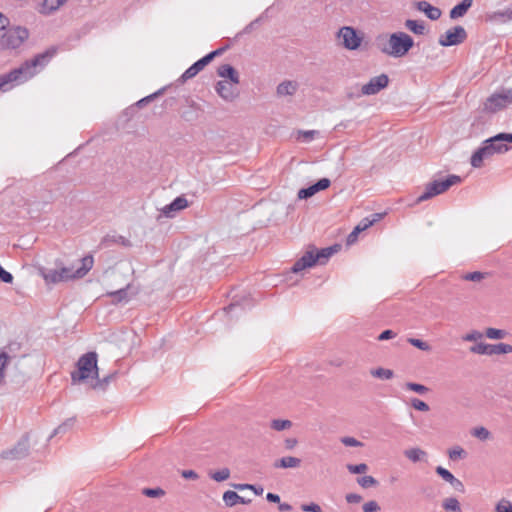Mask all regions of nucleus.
<instances>
[{"mask_svg":"<svg viewBox=\"0 0 512 512\" xmlns=\"http://www.w3.org/2000/svg\"><path fill=\"white\" fill-rule=\"evenodd\" d=\"M29 451V437L24 435L17 444L9 450L3 451L1 457L4 459H21L28 454Z\"/></svg>","mask_w":512,"mask_h":512,"instance_id":"13","label":"nucleus"},{"mask_svg":"<svg viewBox=\"0 0 512 512\" xmlns=\"http://www.w3.org/2000/svg\"><path fill=\"white\" fill-rule=\"evenodd\" d=\"M483 334L480 331L472 330L471 332L465 334L462 339L467 342H474L482 339Z\"/></svg>","mask_w":512,"mask_h":512,"instance_id":"52","label":"nucleus"},{"mask_svg":"<svg viewBox=\"0 0 512 512\" xmlns=\"http://www.w3.org/2000/svg\"><path fill=\"white\" fill-rule=\"evenodd\" d=\"M467 281H480L484 278V274L478 271L467 273L463 276Z\"/></svg>","mask_w":512,"mask_h":512,"instance_id":"55","label":"nucleus"},{"mask_svg":"<svg viewBox=\"0 0 512 512\" xmlns=\"http://www.w3.org/2000/svg\"><path fill=\"white\" fill-rule=\"evenodd\" d=\"M210 477L216 482L225 481L230 477V470L228 468H223L219 471L210 473Z\"/></svg>","mask_w":512,"mask_h":512,"instance_id":"40","label":"nucleus"},{"mask_svg":"<svg viewBox=\"0 0 512 512\" xmlns=\"http://www.w3.org/2000/svg\"><path fill=\"white\" fill-rule=\"evenodd\" d=\"M77 370L71 373L73 383L85 382L89 378H98L97 353L87 352L82 355L77 363Z\"/></svg>","mask_w":512,"mask_h":512,"instance_id":"3","label":"nucleus"},{"mask_svg":"<svg viewBox=\"0 0 512 512\" xmlns=\"http://www.w3.org/2000/svg\"><path fill=\"white\" fill-rule=\"evenodd\" d=\"M223 501L227 506L230 507L235 506L238 503L249 504L251 502L250 499H245L244 497L231 490H228L223 494Z\"/></svg>","mask_w":512,"mask_h":512,"instance_id":"24","label":"nucleus"},{"mask_svg":"<svg viewBox=\"0 0 512 512\" xmlns=\"http://www.w3.org/2000/svg\"><path fill=\"white\" fill-rule=\"evenodd\" d=\"M57 47L52 46L32 59L24 61L19 67L0 75V91L6 92L16 85L25 83L33 78L39 69L44 68L56 55Z\"/></svg>","mask_w":512,"mask_h":512,"instance_id":"1","label":"nucleus"},{"mask_svg":"<svg viewBox=\"0 0 512 512\" xmlns=\"http://www.w3.org/2000/svg\"><path fill=\"white\" fill-rule=\"evenodd\" d=\"M217 73L222 78H228L233 84L239 83L238 72L230 64L220 65L217 69Z\"/></svg>","mask_w":512,"mask_h":512,"instance_id":"21","label":"nucleus"},{"mask_svg":"<svg viewBox=\"0 0 512 512\" xmlns=\"http://www.w3.org/2000/svg\"><path fill=\"white\" fill-rule=\"evenodd\" d=\"M371 375L379 379H391L394 375L393 371L386 368H376L371 370Z\"/></svg>","mask_w":512,"mask_h":512,"instance_id":"36","label":"nucleus"},{"mask_svg":"<svg viewBox=\"0 0 512 512\" xmlns=\"http://www.w3.org/2000/svg\"><path fill=\"white\" fill-rule=\"evenodd\" d=\"M405 389L416 392L420 395H424L429 391V388L425 385L414 383V382H407L405 384Z\"/></svg>","mask_w":512,"mask_h":512,"instance_id":"38","label":"nucleus"},{"mask_svg":"<svg viewBox=\"0 0 512 512\" xmlns=\"http://www.w3.org/2000/svg\"><path fill=\"white\" fill-rule=\"evenodd\" d=\"M466 456V452L463 448L456 446L453 449L449 450V458L453 461L457 459L464 458Z\"/></svg>","mask_w":512,"mask_h":512,"instance_id":"48","label":"nucleus"},{"mask_svg":"<svg viewBox=\"0 0 512 512\" xmlns=\"http://www.w3.org/2000/svg\"><path fill=\"white\" fill-rule=\"evenodd\" d=\"M473 0H462L461 3L455 5L449 13L451 19L463 17L472 6Z\"/></svg>","mask_w":512,"mask_h":512,"instance_id":"22","label":"nucleus"},{"mask_svg":"<svg viewBox=\"0 0 512 512\" xmlns=\"http://www.w3.org/2000/svg\"><path fill=\"white\" fill-rule=\"evenodd\" d=\"M495 512H512L511 502L504 498L501 499L495 507Z\"/></svg>","mask_w":512,"mask_h":512,"instance_id":"47","label":"nucleus"},{"mask_svg":"<svg viewBox=\"0 0 512 512\" xmlns=\"http://www.w3.org/2000/svg\"><path fill=\"white\" fill-rule=\"evenodd\" d=\"M416 8L425 13V15L430 19V20H438L441 15H442V12L441 10L438 8V7H434L432 6L429 2L427 1H419L416 3Z\"/></svg>","mask_w":512,"mask_h":512,"instance_id":"19","label":"nucleus"},{"mask_svg":"<svg viewBox=\"0 0 512 512\" xmlns=\"http://www.w3.org/2000/svg\"><path fill=\"white\" fill-rule=\"evenodd\" d=\"M0 280L4 283H12L13 275L0 266Z\"/></svg>","mask_w":512,"mask_h":512,"instance_id":"57","label":"nucleus"},{"mask_svg":"<svg viewBox=\"0 0 512 512\" xmlns=\"http://www.w3.org/2000/svg\"><path fill=\"white\" fill-rule=\"evenodd\" d=\"M40 274L48 284L63 282L60 269H41Z\"/></svg>","mask_w":512,"mask_h":512,"instance_id":"25","label":"nucleus"},{"mask_svg":"<svg viewBox=\"0 0 512 512\" xmlns=\"http://www.w3.org/2000/svg\"><path fill=\"white\" fill-rule=\"evenodd\" d=\"M373 225V221L370 218H364L360 221L359 226L364 230Z\"/></svg>","mask_w":512,"mask_h":512,"instance_id":"63","label":"nucleus"},{"mask_svg":"<svg viewBox=\"0 0 512 512\" xmlns=\"http://www.w3.org/2000/svg\"><path fill=\"white\" fill-rule=\"evenodd\" d=\"M404 455L413 463L425 461L427 457V453L421 448L407 449L404 451Z\"/></svg>","mask_w":512,"mask_h":512,"instance_id":"27","label":"nucleus"},{"mask_svg":"<svg viewBox=\"0 0 512 512\" xmlns=\"http://www.w3.org/2000/svg\"><path fill=\"white\" fill-rule=\"evenodd\" d=\"M442 506L447 511L461 512V507L459 501L454 497L446 498Z\"/></svg>","mask_w":512,"mask_h":512,"instance_id":"34","label":"nucleus"},{"mask_svg":"<svg viewBox=\"0 0 512 512\" xmlns=\"http://www.w3.org/2000/svg\"><path fill=\"white\" fill-rule=\"evenodd\" d=\"M436 473L446 482H450L455 476L442 466L436 467Z\"/></svg>","mask_w":512,"mask_h":512,"instance_id":"51","label":"nucleus"},{"mask_svg":"<svg viewBox=\"0 0 512 512\" xmlns=\"http://www.w3.org/2000/svg\"><path fill=\"white\" fill-rule=\"evenodd\" d=\"M116 376V373H112L110 375H107L103 378H96L97 381L94 383V385L92 386L94 389H99V390H105L107 388V386L110 384V382L115 378Z\"/></svg>","mask_w":512,"mask_h":512,"instance_id":"35","label":"nucleus"},{"mask_svg":"<svg viewBox=\"0 0 512 512\" xmlns=\"http://www.w3.org/2000/svg\"><path fill=\"white\" fill-rule=\"evenodd\" d=\"M345 499L350 504H356L362 501V496L356 493H349L345 496Z\"/></svg>","mask_w":512,"mask_h":512,"instance_id":"58","label":"nucleus"},{"mask_svg":"<svg viewBox=\"0 0 512 512\" xmlns=\"http://www.w3.org/2000/svg\"><path fill=\"white\" fill-rule=\"evenodd\" d=\"M502 149L499 147H494L491 143H486V140L482 142L481 147H479L471 156L470 163L474 168H480L483 165V161L485 159H489L494 154H497L496 151H501Z\"/></svg>","mask_w":512,"mask_h":512,"instance_id":"11","label":"nucleus"},{"mask_svg":"<svg viewBox=\"0 0 512 512\" xmlns=\"http://www.w3.org/2000/svg\"><path fill=\"white\" fill-rule=\"evenodd\" d=\"M236 85L237 84H233L232 82H227L225 80L218 81L215 86V90L225 101H233L239 95Z\"/></svg>","mask_w":512,"mask_h":512,"instance_id":"16","label":"nucleus"},{"mask_svg":"<svg viewBox=\"0 0 512 512\" xmlns=\"http://www.w3.org/2000/svg\"><path fill=\"white\" fill-rule=\"evenodd\" d=\"M331 185V181L328 178H322L313 185L302 188L298 191L299 199H308L318 193L319 191L327 189Z\"/></svg>","mask_w":512,"mask_h":512,"instance_id":"17","label":"nucleus"},{"mask_svg":"<svg viewBox=\"0 0 512 512\" xmlns=\"http://www.w3.org/2000/svg\"><path fill=\"white\" fill-rule=\"evenodd\" d=\"M449 484L456 490V491H459V492H463L464 491V485L463 483L457 479L456 477H454L450 482Z\"/></svg>","mask_w":512,"mask_h":512,"instance_id":"60","label":"nucleus"},{"mask_svg":"<svg viewBox=\"0 0 512 512\" xmlns=\"http://www.w3.org/2000/svg\"><path fill=\"white\" fill-rule=\"evenodd\" d=\"M266 499H267V501L272 502V503H279L280 502L279 495L271 493V492L267 493Z\"/></svg>","mask_w":512,"mask_h":512,"instance_id":"64","label":"nucleus"},{"mask_svg":"<svg viewBox=\"0 0 512 512\" xmlns=\"http://www.w3.org/2000/svg\"><path fill=\"white\" fill-rule=\"evenodd\" d=\"M232 486L237 489V490H249V491H253L256 495H262L263 494V487L262 486H257V485H253V484H232Z\"/></svg>","mask_w":512,"mask_h":512,"instance_id":"37","label":"nucleus"},{"mask_svg":"<svg viewBox=\"0 0 512 512\" xmlns=\"http://www.w3.org/2000/svg\"><path fill=\"white\" fill-rule=\"evenodd\" d=\"M512 104V89L503 88L489 96L484 103L486 112L495 113Z\"/></svg>","mask_w":512,"mask_h":512,"instance_id":"8","label":"nucleus"},{"mask_svg":"<svg viewBox=\"0 0 512 512\" xmlns=\"http://www.w3.org/2000/svg\"><path fill=\"white\" fill-rule=\"evenodd\" d=\"M10 20L4 14L0 13V36L10 27Z\"/></svg>","mask_w":512,"mask_h":512,"instance_id":"56","label":"nucleus"},{"mask_svg":"<svg viewBox=\"0 0 512 512\" xmlns=\"http://www.w3.org/2000/svg\"><path fill=\"white\" fill-rule=\"evenodd\" d=\"M298 89L295 81H283L277 86V94L279 96L294 95Z\"/></svg>","mask_w":512,"mask_h":512,"instance_id":"26","label":"nucleus"},{"mask_svg":"<svg viewBox=\"0 0 512 512\" xmlns=\"http://www.w3.org/2000/svg\"><path fill=\"white\" fill-rule=\"evenodd\" d=\"M188 207V201L184 196L176 197L170 204L165 205L161 212L168 218H173L175 214Z\"/></svg>","mask_w":512,"mask_h":512,"instance_id":"18","label":"nucleus"},{"mask_svg":"<svg viewBox=\"0 0 512 512\" xmlns=\"http://www.w3.org/2000/svg\"><path fill=\"white\" fill-rule=\"evenodd\" d=\"M181 475L185 479H192V480H196L199 477L198 474L194 470H183Z\"/></svg>","mask_w":512,"mask_h":512,"instance_id":"61","label":"nucleus"},{"mask_svg":"<svg viewBox=\"0 0 512 512\" xmlns=\"http://www.w3.org/2000/svg\"><path fill=\"white\" fill-rule=\"evenodd\" d=\"M486 143H491L494 147L501 148V151H496L497 154H504L512 149V133H498L486 139Z\"/></svg>","mask_w":512,"mask_h":512,"instance_id":"15","label":"nucleus"},{"mask_svg":"<svg viewBox=\"0 0 512 512\" xmlns=\"http://www.w3.org/2000/svg\"><path fill=\"white\" fill-rule=\"evenodd\" d=\"M341 443L347 447H362L363 443L354 437L345 436L341 438Z\"/></svg>","mask_w":512,"mask_h":512,"instance_id":"50","label":"nucleus"},{"mask_svg":"<svg viewBox=\"0 0 512 512\" xmlns=\"http://www.w3.org/2000/svg\"><path fill=\"white\" fill-rule=\"evenodd\" d=\"M471 435L478 438L481 441H486L491 438L490 431L484 426L475 427L471 430Z\"/></svg>","mask_w":512,"mask_h":512,"instance_id":"32","label":"nucleus"},{"mask_svg":"<svg viewBox=\"0 0 512 512\" xmlns=\"http://www.w3.org/2000/svg\"><path fill=\"white\" fill-rule=\"evenodd\" d=\"M338 37L342 39V45L348 50H356L361 45L362 38L353 27L344 26L340 28Z\"/></svg>","mask_w":512,"mask_h":512,"instance_id":"12","label":"nucleus"},{"mask_svg":"<svg viewBox=\"0 0 512 512\" xmlns=\"http://www.w3.org/2000/svg\"><path fill=\"white\" fill-rule=\"evenodd\" d=\"M411 406L415 409V410H418V411H421V412H427L429 411V405L427 403H425L424 401L418 399V398H413L411 399Z\"/></svg>","mask_w":512,"mask_h":512,"instance_id":"49","label":"nucleus"},{"mask_svg":"<svg viewBox=\"0 0 512 512\" xmlns=\"http://www.w3.org/2000/svg\"><path fill=\"white\" fill-rule=\"evenodd\" d=\"M94 265V258L92 255H86L79 260V265H72L71 267H61V276L63 282L81 279L92 269Z\"/></svg>","mask_w":512,"mask_h":512,"instance_id":"7","label":"nucleus"},{"mask_svg":"<svg viewBox=\"0 0 512 512\" xmlns=\"http://www.w3.org/2000/svg\"><path fill=\"white\" fill-rule=\"evenodd\" d=\"M142 494L147 496V497H151V498H159V497H162L165 495V491L160 488V487H157V488H144L142 490Z\"/></svg>","mask_w":512,"mask_h":512,"instance_id":"42","label":"nucleus"},{"mask_svg":"<svg viewBox=\"0 0 512 512\" xmlns=\"http://www.w3.org/2000/svg\"><path fill=\"white\" fill-rule=\"evenodd\" d=\"M396 336V333L392 330H384L383 332L380 333V335L378 336V340L379 341H384V340H389V339H392Z\"/></svg>","mask_w":512,"mask_h":512,"instance_id":"59","label":"nucleus"},{"mask_svg":"<svg viewBox=\"0 0 512 512\" xmlns=\"http://www.w3.org/2000/svg\"><path fill=\"white\" fill-rule=\"evenodd\" d=\"M357 483L363 488H369L378 484L377 480L373 476H363L357 479Z\"/></svg>","mask_w":512,"mask_h":512,"instance_id":"43","label":"nucleus"},{"mask_svg":"<svg viewBox=\"0 0 512 512\" xmlns=\"http://www.w3.org/2000/svg\"><path fill=\"white\" fill-rule=\"evenodd\" d=\"M389 83V78L386 74H380L372 77L368 83L364 84L361 88L363 95H375L382 89L386 88Z\"/></svg>","mask_w":512,"mask_h":512,"instance_id":"14","label":"nucleus"},{"mask_svg":"<svg viewBox=\"0 0 512 512\" xmlns=\"http://www.w3.org/2000/svg\"><path fill=\"white\" fill-rule=\"evenodd\" d=\"M512 353V345L506 343L489 344L488 355H501Z\"/></svg>","mask_w":512,"mask_h":512,"instance_id":"29","label":"nucleus"},{"mask_svg":"<svg viewBox=\"0 0 512 512\" xmlns=\"http://www.w3.org/2000/svg\"><path fill=\"white\" fill-rule=\"evenodd\" d=\"M162 93H163V89H160V90L156 91L155 93H152V94H150V95H148V96L138 100L135 103V106L138 107V108H143L144 106H146L148 103L153 101L156 97H158Z\"/></svg>","mask_w":512,"mask_h":512,"instance_id":"41","label":"nucleus"},{"mask_svg":"<svg viewBox=\"0 0 512 512\" xmlns=\"http://www.w3.org/2000/svg\"><path fill=\"white\" fill-rule=\"evenodd\" d=\"M338 246H330L327 248H323L321 250H310L305 252V254L298 259L291 270L293 273H298L304 270L305 268L312 267L316 263L325 264L326 261L331 257L335 252H337Z\"/></svg>","mask_w":512,"mask_h":512,"instance_id":"4","label":"nucleus"},{"mask_svg":"<svg viewBox=\"0 0 512 512\" xmlns=\"http://www.w3.org/2000/svg\"><path fill=\"white\" fill-rule=\"evenodd\" d=\"M67 0H44L39 13L42 15H50L57 11Z\"/></svg>","mask_w":512,"mask_h":512,"instance_id":"23","label":"nucleus"},{"mask_svg":"<svg viewBox=\"0 0 512 512\" xmlns=\"http://www.w3.org/2000/svg\"><path fill=\"white\" fill-rule=\"evenodd\" d=\"M376 46L387 56L402 58L413 48L414 40L405 32H395L390 35H379L376 38Z\"/></svg>","mask_w":512,"mask_h":512,"instance_id":"2","label":"nucleus"},{"mask_svg":"<svg viewBox=\"0 0 512 512\" xmlns=\"http://www.w3.org/2000/svg\"><path fill=\"white\" fill-rule=\"evenodd\" d=\"M462 179L458 175H449L445 179H435L425 186L424 192L417 198V202L426 201L434 196L447 191L453 185L461 183Z\"/></svg>","mask_w":512,"mask_h":512,"instance_id":"6","label":"nucleus"},{"mask_svg":"<svg viewBox=\"0 0 512 512\" xmlns=\"http://www.w3.org/2000/svg\"><path fill=\"white\" fill-rule=\"evenodd\" d=\"M220 53L221 50H215L196 61L181 75L179 82L184 83L187 80L195 77L200 71L204 69L206 65H208L214 59L215 56L219 55Z\"/></svg>","mask_w":512,"mask_h":512,"instance_id":"10","label":"nucleus"},{"mask_svg":"<svg viewBox=\"0 0 512 512\" xmlns=\"http://www.w3.org/2000/svg\"><path fill=\"white\" fill-rule=\"evenodd\" d=\"M301 460L297 457L287 456L282 457L274 463L276 468H296L300 465Z\"/></svg>","mask_w":512,"mask_h":512,"instance_id":"28","label":"nucleus"},{"mask_svg":"<svg viewBox=\"0 0 512 512\" xmlns=\"http://www.w3.org/2000/svg\"><path fill=\"white\" fill-rule=\"evenodd\" d=\"M489 344L477 343L470 347V352L479 355H488Z\"/></svg>","mask_w":512,"mask_h":512,"instance_id":"45","label":"nucleus"},{"mask_svg":"<svg viewBox=\"0 0 512 512\" xmlns=\"http://www.w3.org/2000/svg\"><path fill=\"white\" fill-rule=\"evenodd\" d=\"M466 38V30L462 26H454L440 35L438 42L443 47H449L463 43Z\"/></svg>","mask_w":512,"mask_h":512,"instance_id":"9","label":"nucleus"},{"mask_svg":"<svg viewBox=\"0 0 512 512\" xmlns=\"http://www.w3.org/2000/svg\"><path fill=\"white\" fill-rule=\"evenodd\" d=\"M405 27L417 35H423L425 33V25L423 22L408 19L405 22Z\"/></svg>","mask_w":512,"mask_h":512,"instance_id":"30","label":"nucleus"},{"mask_svg":"<svg viewBox=\"0 0 512 512\" xmlns=\"http://www.w3.org/2000/svg\"><path fill=\"white\" fill-rule=\"evenodd\" d=\"M485 335L489 339L499 340V339H504L508 335V332L503 329H497V328L490 327L485 330Z\"/></svg>","mask_w":512,"mask_h":512,"instance_id":"33","label":"nucleus"},{"mask_svg":"<svg viewBox=\"0 0 512 512\" xmlns=\"http://www.w3.org/2000/svg\"><path fill=\"white\" fill-rule=\"evenodd\" d=\"M128 288H129V285H127L125 288H121L116 291L108 292L107 296L113 298L112 303H114V304L120 303L122 301H126L127 297H128V293H127Z\"/></svg>","mask_w":512,"mask_h":512,"instance_id":"31","label":"nucleus"},{"mask_svg":"<svg viewBox=\"0 0 512 512\" xmlns=\"http://www.w3.org/2000/svg\"><path fill=\"white\" fill-rule=\"evenodd\" d=\"M291 426L292 422L290 420L274 419L271 422V428L276 431L289 429Z\"/></svg>","mask_w":512,"mask_h":512,"instance_id":"39","label":"nucleus"},{"mask_svg":"<svg viewBox=\"0 0 512 512\" xmlns=\"http://www.w3.org/2000/svg\"><path fill=\"white\" fill-rule=\"evenodd\" d=\"M30 36L29 30L21 25H11L0 36V49L16 50L20 48Z\"/></svg>","mask_w":512,"mask_h":512,"instance_id":"5","label":"nucleus"},{"mask_svg":"<svg viewBox=\"0 0 512 512\" xmlns=\"http://www.w3.org/2000/svg\"><path fill=\"white\" fill-rule=\"evenodd\" d=\"M486 21L491 23H506L512 20V8L504 11H493L486 14Z\"/></svg>","mask_w":512,"mask_h":512,"instance_id":"20","label":"nucleus"},{"mask_svg":"<svg viewBox=\"0 0 512 512\" xmlns=\"http://www.w3.org/2000/svg\"><path fill=\"white\" fill-rule=\"evenodd\" d=\"M347 470H348L351 474H362V473H365V472L368 470V466H367V464H365V463H360V464H348V465H347Z\"/></svg>","mask_w":512,"mask_h":512,"instance_id":"46","label":"nucleus"},{"mask_svg":"<svg viewBox=\"0 0 512 512\" xmlns=\"http://www.w3.org/2000/svg\"><path fill=\"white\" fill-rule=\"evenodd\" d=\"M380 510L379 504L374 501H368L363 505V512H378Z\"/></svg>","mask_w":512,"mask_h":512,"instance_id":"53","label":"nucleus"},{"mask_svg":"<svg viewBox=\"0 0 512 512\" xmlns=\"http://www.w3.org/2000/svg\"><path fill=\"white\" fill-rule=\"evenodd\" d=\"M407 342L409 344H411L412 346L422 350V351H430L431 350V346L425 342V341H422L420 339H417V338H408Z\"/></svg>","mask_w":512,"mask_h":512,"instance_id":"44","label":"nucleus"},{"mask_svg":"<svg viewBox=\"0 0 512 512\" xmlns=\"http://www.w3.org/2000/svg\"><path fill=\"white\" fill-rule=\"evenodd\" d=\"M316 133H317V131H315V130H307V131L301 132L302 136L304 137V139L306 141H311L314 138Z\"/></svg>","mask_w":512,"mask_h":512,"instance_id":"62","label":"nucleus"},{"mask_svg":"<svg viewBox=\"0 0 512 512\" xmlns=\"http://www.w3.org/2000/svg\"><path fill=\"white\" fill-rule=\"evenodd\" d=\"M301 509L304 512H322V508L317 503L302 504Z\"/></svg>","mask_w":512,"mask_h":512,"instance_id":"54","label":"nucleus"}]
</instances>
